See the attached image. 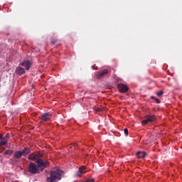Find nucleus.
Instances as JSON below:
<instances>
[{
  "instance_id": "nucleus-18",
  "label": "nucleus",
  "mask_w": 182,
  "mask_h": 182,
  "mask_svg": "<svg viewBox=\"0 0 182 182\" xmlns=\"http://www.w3.org/2000/svg\"><path fill=\"white\" fill-rule=\"evenodd\" d=\"M151 99H152V100H155L156 103H160V100L157 99V98H155L154 96H151Z\"/></svg>"
},
{
  "instance_id": "nucleus-14",
  "label": "nucleus",
  "mask_w": 182,
  "mask_h": 182,
  "mask_svg": "<svg viewBox=\"0 0 182 182\" xmlns=\"http://www.w3.org/2000/svg\"><path fill=\"white\" fill-rule=\"evenodd\" d=\"M136 157L138 159H144L146 157V152L138 151L136 153Z\"/></svg>"
},
{
  "instance_id": "nucleus-22",
  "label": "nucleus",
  "mask_w": 182,
  "mask_h": 182,
  "mask_svg": "<svg viewBox=\"0 0 182 182\" xmlns=\"http://www.w3.org/2000/svg\"><path fill=\"white\" fill-rule=\"evenodd\" d=\"M52 45H55V43H58V39H53L51 41Z\"/></svg>"
},
{
  "instance_id": "nucleus-8",
  "label": "nucleus",
  "mask_w": 182,
  "mask_h": 182,
  "mask_svg": "<svg viewBox=\"0 0 182 182\" xmlns=\"http://www.w3.org/2000/svg\"><path fill=\"white\" fill-rule=\"evenodd\" d=\"M86 173V166H82L79 168L78 171L76 173V177H82L83 174Z\"/></svg>"
},
{
  "instance_id": "nucleus-1",
  "label": "nucleus",
  "mask_w": 182,
  "mask_h": 182,
  "mask_svg": "<svg viewBox=\"0 0 182 182\" xmlns=\"http://www.w3.org/2000/svg\"><path fill=\"white\" fill-rule=\"evenodd\" d=\"M63 171L59 170H53L50 173V177L47 178V182H58L62 178Z\"/></svg>"
},
{
  "instance_id": "nucleus-23",
  "label": "nucleus",
  "mask_w": 182,
  "mask_h": 182,
  "mask_svg": "<svg viewBox=\"0 0 182 182\" xmlns=\"http://www.w3.org/2000/svg\"><path fill=\"white\" fill-rule=\"evenodd\" d=\"M5 139H9L11 137V134L9 133L6 134V136H4Z\"/></svg>"
},
{
  "instance_id": "nucleus-17",
  "label": "nucleus",
  "mask_w": 182,
  "mask_h": 182,
  "mask_svg": "<svg viewBox=\"0 0 182 182\" xmlns=\"http://www.w3.org/2000/svg\"><path fill=\"white\" fill-rule=\"evenodd\" d=\"M149 119H144L141 122V125L142 126H146V124H149Z\"/></svg>"
},
{
  "instance_id": "nucleus-4",
  "label": "nucleus",
  "mask_w": 182,
  "mask_h": 182,
  "mask_svg": "<svg viewBox=\"0 0 182 182\" xmlns=\"http://www.w3.org/2000/svg\"><path fill=\"white\" fill-rule=\"evenodd\" d=\"M42 156V154L39 152H33L28 156V160H32L33 161H37V160H39Z\"/></svg>"
},
{
  "instance_id": "nucleus-24",
  "label": "nucleus",
  "mask_w": 182,
  "mask_h": 182,
  "mask_svg": "<svg viewBox=\"0 0 182 182\" xmlns=\"http://www.w3.org/2000/svg\"><path fill=\"white\" fill-rule=\"evenodd\" d=\"M96 112H102V108L100 107H95Z\"/></svg>"
},
{
  "instance_id": "nucleus-19",
  "label": "nucleus",
  "mask_w": 182,
  "mask_h": 182,
  "mask_svg": "<svg viewBox=\"0 0 182 182\" xmlns=\"http://www.w3.org/2000/svg\"><path fill=\"white\" fill-rule=\"evenodd\" d=\"M84 182H95V178H90L85 180Z\"/></svg>"
},
{
  "instance_id": "nucleus-12",
  "label": "nucleus",
  "mask_w": 182,
  "mask_h": 182,
  "mask_svg": "<svg viewBox=\"0 0 182 182\" xmlns=\"http://www.w3.org/2000/svg\"><path fill=\"white\" fill-rule=\"evenodd\" d=\"M14 159H16L17 160H19L21 157H22V151H16L14 153Z\"/></svg>"
},
{
  "instance_id": "nucleus-27",
  "label": "nucleus",
  "mask_w": 182,
  "mask_h": 182,
  "mask_svg": "<svg viewBox=\"0 0 182 182\" xmlns=\"http://www.w3.org/2000/svg\"><path fill=\"white\" fill-rule=\"evenodd\" d=\"M74 146H77V144H75Z\"/></svg>"
},
{
  "instance_id": "nucleus-20",
  "label": "nucleus",
  "mask_w": 182,
  "mask_h": 182,
  "mask_svg": "<svg viewBox=\"0 0 182 182\" xmlns=\"http://www.w3.org/2000/svg\"><path fill=\"white\" fill-rule=\"evenodd\" d=\"M163 95H164V92H163V91H159V92H157V96H159V97H160L161 96H163Z\"/></svg>"
},
{
  "instance_id": "nucleus-10",
  "label": "nucleus",
  "mask_w": 182,
  "mask_h": 182,
  "mask_svg": "<svg viewBox=\"0 0 182 182\" xmlns=\"http://www.w3.org/2000/svg\"><path fill=\"white\" fill-rule=\"evenodd\" d=\"M145 119H148V121L150 122L151 123L153 122H156L157 117L156 115H146Z\"/></svg>"
},
{
  "instance_id": "nucleus-15",
  "label": "nucleus",
  "mask_w": 182,
  "mask_h": 182,
  "mask_svg": "<svg viewBox=\"0 0 182 182\" xmlns=\"http://www.w3.org/2000/svg\"><path fill=\"white\" fill-rule=\"evenodd\" d=\"M4 154L5 155H9L11 156V154H14V150H6L4 153Z\"/></svg>"
},
{
  "instance_id": "nucleus-16",
  "label": "nucleus",
  "mask_w": 182,
  "mask_h": 182,
  "mask_svg": "<svg viewBox=\"0 0 182 182\" xmlns=\"http://www.w3.org/2000/svg\"><path fill=\"white\" fill-rule=\"evenodd\" d=\"M8 144V141H0V147L2 146H6Z\"/></svg>"
},
{
  "instance_id": "nucleus-25",
  "label": "nucleus",
  "mask_w": 182,
  "mask_h": 182,
  "mask_svg": "<svg viewBox=\"0 0 182 182\" xmlns=\"http://www.w3.org/2000/svg\"><path fill=\"white\" fill-rule=\"evenodd\" d=\"M1 139H2V141H8V139H7V138H5V136H4V137H2Z\"/></svg>"
},
{
  "instance_id": "nucleus-21",
  "label": "nucleus",
  "mask_w": 182,
  "mask_h": 182,
  "mask_svg": "<svg viewBox=\"0 0 182 182\" xmlns=\"http://www.w3.org/2000/svg\"><path fill=\"white\" fill-rule=\"evenodd\" d=\"M124 133L125 136H129V129H127V128L124 129Z\"/></svg>"
},
{
  "instance_id": "nucleus-7",
  "label": "nucleus",
  "mask_w": 182,
  "mask_h": 182,
  "mask_svg": "<svg viewBox=\"0 0 182 182\" xmlns=\"http://www.w3.org/2000/svg\"><path fill=\"white\" fill-rule=\"evenodd\" d=\"M117 89L119 90L121 93H127L129 92V87L124 84H118Z\"/></svg>"
},
{
  "instance_id": "nucleus-26",
  "label": "nucleus",
  "mask_w": 182,
  "mask_h": 182,
  "mask_svg": "<svg viewBox=\"0 0 182 182\" xmlns=\"http://www.w3.org/2000/svg\"><path fill=\"white\" fill-rule=\"evenodd\" d=\"M2 139V135L0 134V139Z\"/></svg>"
},
{
  "instance_id": "nucleus-9",
  "label": "nucleus",
  "mask_w": 182,
  "mask_h": 182,
  "mask_svg": "<svg viewBox=\"0 0 182 182\" xmlns=\"http://www.w3.org/2000/svg\"><path fill=\"white\" fill-rule=\"evenodd\" d=\"M21 65V66L25 68L26 70H29V69H31V61L30 60L23 61Z\"/></svg>"
},
{
  "instance_id": "nucleus-2",
  "label": "nucleus",
  "mask_w": 182,
  "mask_h": 182,
  "mask_svg": "<svg viewBox=\"0 0 182 182\" xmlns=\"http://www.w3.org/2000/svg\"><path fill=\"white\" fill-rule=\"evenodd\" d=\"M28 169L31 174H39V173H41V169H39L38 165L33 162L28 164Z\"/></svg>"
},
{
  "instance_id": "nucleus-11",
  "label": "nucleus",
  "mask_w": 182,
  "mask_h": 182,
  "mask_svg": "<svg viewBox=\"0 0 182 182\" xmlns=\"http://www.w3.org/2000/svg\"><path fill=\"white\" fill-rule=\"evenodd\" d=\"M29 153H31V149H29L28 147H25L21 151V155L23 156L24 157L28 156V154H29Z\"/></svg>"
},
{
  "instance_id": "nucleus-5",
  "label": "nucleus",
  "mask_w": 182,
  "mask_h": 182,
  "mask_svg": "<svg viewBox=\"0 0 182 182\" xmlns=\"http://www.w3.org/2000/svg\"><path fill=\"white\" fill-rule=\"evenodd\" d=\"M109 70L104 69L101 71L97 72L95 73V77L96 79H103L106 75H108Z\"/></svg>"
},
{
  "instance_id": "nucleus-6",
  "label": "nucleus",
  "mask_w": 182,
  "mask_h": 182,
  "mask_svg": "<svg viewBox=\"0 0 182 182\" xmlns=\"http://www.w3.org/2000/svg\"><path fill=\"white\" fill-rule=\"evenodd\" d=\"M52 118V114L50 112L43 113L40 117L41 122H49Z\"/></svg>"
},
{
  "instance_id": "nucleus-3",
  "label": "nucleus",
  "mask_w": 182,
  "mask_h": 182,
  "mask_svg": "<svg viewBox=\"0 0 182 182\" xmlns=\"http://www.w3.org/2000/svg\"><path fill=\"white\" fill-rule=\"evenodd\" d=\"M36 163L38 168L41 169V171H43V170L49 166V162L48 161H43L41 158L36 161Z\"/></svg>"
},
{
  "instance_id": "nucleus-13",
  "label": "nucleus",
  "mask_w": 182,
  "mask_h": 182,
  "mask_svg": "<svg viewBox=\"0 0 182 182\" xmlns=\"http://www.w3.org/2000/svg\"><path fill=\"white\" fill-rule=\"evenodd\" d=\"M16 73L20 75H23V73H25V69L21 66H18L16 70Z\"/></svg>"
}]
</instances>
